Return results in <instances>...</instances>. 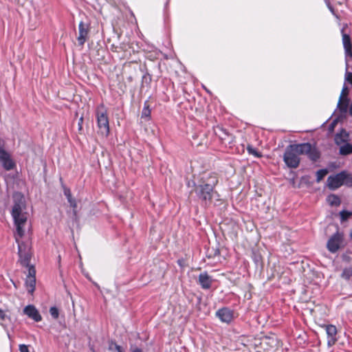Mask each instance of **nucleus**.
I'll return each mask as SVG.
<instances>
[{"label": "nucleus", "instance_id": "nucleus-11", "mask_svg": "<svg viewBox=\"0 0 352 352\" xmlns=\"http://www.w3.org/2000/svg\"><path fill=\"white\" fill-rule=\"evenodd\" d=\"M348 89L347 87L344 85L341 91L339 100L337 104V108L339 109L340 113L345 114L347 111L349 100L347 99Z\"/></svg>", "mask_w": 352, "mask_h": 352}, {"label": "nucleus", "instance_id": "nucleus-33", "mask_svg": "<svg viewBox=\"0 0 352 352\" xmlns=\"http://www.w3.org/2000/svg\"><path fill=\"white\" fill-rule=\"evenodd\" d=\"M68 202L69 203L70 206L75 210L77 207V204L76 201V199L73 197H71L70 199H67Z\"/></svg>", "mask_w": 352, "mask_h": 352}, {"label": "nucleus", "instance_id": "nucleus-13", "mask_svg": "<svg viewBox=\"0 0 352 352\" xmlns=\"http://www.w3.org/2000/svg\"><path fill=\"white\" fill-rule=\"evenodd\" d=\"M78 31L79 35L77 38V40L78 44L82 46L85 44L88 38L89 31V25L85 23L83 21H80L78 25Z\"/></svg>", "mask_w": 352, "mask_h": 352}, {"label": "nucleus", "instance_id": "nucleus-14", "mask_svg": "<svg viewBox=\"0 0 352 352\" xmlns=\"http://www.w3.org/2000/svg\"><path fill=\"white\" fill-rule=\"evenodd\" d=\"M23 313L35 322H39L42 320L41 314L34 305H29L26 306L23 309Z\"/></svg>", "mask_w": 352, "mask_h": 352}, {"label": "nucleus", "instance_id": "nucleus-17", "mask_svg": "<svg viewBox=\"0 0 352 352\" xmlns=\"http://www.w3.org/2000/svg\"><path fill=\"white\" fill-rule=\"evenodd\" d=\"M25 286H26L28 292L30 294H32L35 290L36 278L26 277Z\"/></svg>", "mask_w": 352, "mask_h": 352}, {"label": "nucleus", "instance_id": "nucleus-22", "mask_svg": "<svg viewBox=\"0 0 352 352\" xmlns=\"http://www.w3.org/2000/svg\"><path fill=\"white\" fill-rule=\"evenodd\" d=\"M352 216V212L347 210H342L340 212V217L341 221H346L349 217Z\"/></svg>", "mask_w": 352, "mask_h": 352}, {"label": "nucleus", "instance_id": "nucleus-32", "mask_svg": "<svg viewBox=\"0 0 352 352\" xmlns=\"http://www.w3.org/2000/svg\"><path fill=\"white\" fill-rule=\"evenodd\" d=\"M63 190H64V195L66 197L67 199L72 197L70 189L67 188L64 185H63Z\"/></svg>", "mask_w": 352, "mask_h": 352}, {"label": "nucleus", "instance_id": "nucleus-10", "mask_svg": "<svg viewBox=\"0 0 352 352\" xmlns=\"http://www.w3.org/2000/svg\"><path fill=\"white\" fill-rule=\"evenodd\" d=\"M342 43L344 49L345 62L346 63L352 61V43L350 36L344 33V29L342 30Z\"/></svg>", "mask_w": 352, "mask_h": 352}, {"label": "nucleus", "instance_id": "nucleus-38", "mask_svg": "<svg viewBox=\"0 0 352 352\" xmlns=\"http://www.w3.org/2000/svg\"><path fill=\"white\" fill-rule=\"evenodd\" d=\"M349 113L352 116V102H351V106L349 107Z\"/></svg>", "mask_w": 352, "mask_h": 352}, {"label": "nucleus", "instance_id": "nucleus-40", "mask_svg": "<svg viewBox=\"0 0 352 352\" xmlns=\"http://www.w3.org/2000/svg\"><path fill=\"white\" fill-rule=\"evenodd\" d=\"M111 47H112L113 49H115V47H114V45H111Z\"/></svg>", "mask_w": 352, "mask_h": 352}, {"label": "nucleus", "instance_id": "nucleus-2", "mask_svg": "<svg viewBox=\"0 0 352 352\" xmlns=\"http://www.w3.org/2000/svg\"><path fill=\"white\" fill-rule=\"evenodd\" d=\"M300 155H306L313 162L320 157L318 149L310 143H301L289 145L284 153L283 161L291 168H296L300 164Z\"/></svg>", "mask_w": 352, "mask_h": 352}, {"label": "nucleus", "instance_id": "nucleus-34", "mask_svg": "<svg viewBox=\"0 0 352 352\" xmlns=\"http://www.w3.org/2000/svg\"><path fill=\"white\" fill-rule=\"evenodd\" d=\"M19 351L20 352H30L29 349H28V346L23 344L19 345Z\"/></svg>", "mask_w": 352, "mask_h": 352}, {"label": "nucleus", "instance_id": "nucleus-37", "mask_svg": "<svg viewBox=\"0 0 352 352\" xmlns=\"http://www.w3.org/2000/svg\"><path fill=\"white\" fill-rule=\"evenodd\" d=\"M132 352H143V351H142V349H139V348H135V349H134L132 351Z\"/></svg>", "mask_w": 352, "mask_h": 352}, {"label": "nucleus", "instance_id": "nucleus-35", "mask_svg": "<svg viewBox=\"0 0 352 352\" xmlns=\"http://www.w3.org/2000/svg\"><path fill=\"white\" fill-rule=\"evenodd\" d=\"M328 8H329V10L331 11V12L333 15H336L335 12H334V9H333V8L330 4H328Z\"/></svg>", "mask_w": 352, "mask_h": 352}, {"label": "nucleus", "instance_id": "nucleus-7", "mask_svg": "<svg viewBox=\"0 0 352 352\" xmlns=\"http://www.w3.org/2000/svg\"><path fill=\"white\" fill-rule=\"evenodd\" d=\"M344 235L342 233L337 231L328 240L327 248L331 253H336L343 243Z\"/></svg>", "mask_w": 352, "mask_h": 352}, {"label": "nucleus", "instance_id": "nucleus-1", "mask_svg": "<svg viewBox=\"0 0 352 352\" xmlns=\"http://www.w3.org/2000/svg\"><path fill=\"white\" fill-rule=\"evenodd\" d=\"M217 184L218 178L215 174H210L206 179L202 178L198 184H194L193 192L201 206L208 208L212 204L213 201H221L220 195L215 190Z\"/></svg>", "mask_w": 352, "mask_h": 352}, {"label": "nucleus", "instance_id": "nucleus-29", "mask_svg": "<svg viewBox=\"0 0 352 352\" xmlns=\"http://www.w3.org/2000/svg\"><path fill=\"white\" fill-rule=\"evenodd\" d=\"M352 275V269H344L342 273V277L345 279H349L351 276Z\"/></svg>", "mask_w": 352, "mask_h": 352}, {"label": "nucleus", "instance_id": "nucleus-30", "mask_svg": "<svg viewBox=\"0 0 352 352\" xmlns=\"http://www.w3.org/2000/svg\"><path fill=\"white\" fill-rule=\"evenodd\" d=\"M109 349L111 351H112L113 352H124L123 350H122V348L120 345H118V344H117L116 343L112 344L109 346Z\"/></svg>", "mask_w": 352, "mask_h": 352}, {"label": "nucleus", "instance_id": "nucleus-8", "mask_svg": "<svg viewBox=\"0 0 352 352\" xmlns=\"http://www.w3.org/2000/svg\"><path fill=\"white\" fill-rule=\"evenodd\" d=\"M0 163L6 170H12L16 166L10 154L1 146H0Z\"/></svg>", "mask_w": 352, "mask_h": 352}, {"label": "nucleus", "instance_id": "nucleus-9", "mask_svg": "<svg viewBox=\"0 0 352 352\" xmlns=\"http://www.w3.org/2000/svg\"><path fill=\"white\" fill-rule=\"evenodd\" d=\"M323 328L327 336V346L331 347L338 340L337 328L333 324H325Z\"/></svg>", "mask_w": 352, "mask_h": 352}, {"label": "nucleus", "instance_id": "nucleus-24", "mask_svg": "<svg viewBox=\"0 0 352 352\" xmlns=\"http://www.w3.org/2000/svg\"><path fill=\"white\" fill-rule=\"evenodd\" d=\"M345 182L344 185L347 187L351 188L352 187V174L349 173L348 172L345 171Z\"/></svg>", "mask_w": 352, "mask_h": 352}, {"label": "nucleus", "instance_id": "nucleus-23", "mask_svg": "<svg viewBox=\"0 0 352 352\" xmlns=\"http://www.w3.org/2000/svg\"><path fill=\"white\" fill-rule=\"evenodd\" d=\"M328 173V171L327 169H320L316 172V177H317V181L320 182L321 179H322Z\"/></svg>", "mask_w": 352, "mask_h": 352}, {"label": "nucleus", "instance_id": "nucleus-41", "mask_svg": "<svg viewBox=\"0 0 352 352\" xmlns=\"http://www.w3.org/2000/svg\"><path fill=\"white\" fill-rule=\"evenodd\" d=\"M111 47H112L113 49H115V47H114V45H111Z\"/></svg>", "mask_w": 352, "mask_h": 352}, {"label": "nucleus", "instance_id": "nucleus-15", "mask_svg": "<svg viewBox=\"0 0 352 352\" xmlns=\"http://www.w3.org/2000/svg\"><path fill=\"white\" fill-rule=\"evenodd\" d=\"M198 282L202 289H208L212 286V278L206 272H204L199 275Z\"/></svg>", "mask_w": 352, "mask_h": 352}, {"label": "nucleus", "instance_id": "nucleus-6", "mask_svg": "<svg viewBox=\"0 0 352 352\" xmlns=\"http://www.w3.org/2000/svg\"><path fill=\"white\" fill-rule=\"evenodd\" d=\"M345 170L341 171L336 175H331L327 178V186L331 190H335L344 185Z\"/></svg>", "mask_w": 352, "mask_h": 352}, {"label": "nucleus", "instance_id": "nucleus-36", "mask_svg": "<svg viewBox=\"0 0 352 352\" xmlns=\"http://www.w3.org/2000/svg\"><path fill=\"white\" fill-rule=\"evenodd\" d=\"M83 122V118L81 117L80 119H79V122H78V125H79V129H80L82 128V123Z\"/></svg>", "mask_w": 352, "mask_h": 352}, {"label": "nucleus", "instance_id": "nucleus-28", "mask_svg": "<svg viewBox=\"0 0 352 352\" xmlns=\"http://www.w3.org/2000/svg\"><path fill=\"white\" fill-rule=\"evenodd\" d=\"M344 114L341 113L340 116H339L337 118H336L334 120L332 121V122L329 126V132H332L334 130L335 126H336L338 122L339 121L340 118L342 117Z\"/></svg>", "mask_w": 352, "mask_h": 352}, {"label": "nucleus", "instance_id": "nucleus-25", "mask_svg": "<svg viewBox=\"0 0 352 352\" xmlns=\"http://www.w3.org/2000/svg\"><path fill=\"white\" fill-rule=\"evenodd\" d=\"M6 319H10V318L6 314L3 310L0 309V324L3 328L6 327V325L3 323Z\"/></svg>", "mask_w": 352, "mask_h": 352}, {"label": "nucleus", "instance_id": "nucleus-12", "mask_svg": "<svg viewBox=\"0 0 352 352\" xmlns=\"http://www.w3.org/2000/svg\"><path fill=\"white\" fill-rule=\"evenodd\" d=\"M216 316L221 322L230 323L234 318V311L228 307H223L217 311Z\"/></svg>", "mask_w": 352, "mask_h": 352}, {"label": "nucleus", "instance_id": "nucleus-20", "mask_svg": "<svg viewBox=\"0 0 352 352\" xmlns=\"http://www.w3.org/2000/svg\"><path fill=\"white\" fill-rule=\"evenodd\" d=\"M151 116V109L147 102H144V108L142 111V118H149Z\"/></svg>", "mask_w": 352, "mask_h": 352}, {"label": "nucleus", "instance_id": "nucleus-31", "mask_svg": "<svg viewBox=\"0 0 352 352\" xmlns=\"http://www.w3.org/2000/svg\"><path fill=\"white\" fill-rule=\"evenodd\" d=\"M27 267L28 268V274L27 277L36 278L35 277L36 270H35L34 267L33 265H29V266Z\"/></svg>", "mask_w": 352, "mask_h": 352}, {"label": "nucleus", "instance_id": "nucleus-39", "mask_svg": "<svg viewBox=\"0 0 352 352\" xmlns=\"http://www.w3.org/2000/svg\"><path fill=\"white\" fill-rule=\"evenodd\" d=\"M350 236H351V238L352 239V231H351V233H350Z\"/></svg>", "mask_w": 352, "mask_h": 352}, {"label": "nucleus", "instance_id": "nucleus-27", "mask_svg": "<svg viewBox=\"0 0 352 352\" xmlns=\"http://www.w3.org/2000/svg\"><path fill=\"white\" fill-rule=\"evenodd\" d=\"M247 150L249 154L252 155L255 157H261V155L254 148L252 147V146L248 145L247 146Z\"/></svg>", "mask_w": 352, "mask_h": 352}, {"label": "nucleus", "instance_id": "nucleus-19", "mask_svg": "<svg viewBox=\"0 0 352 352\" xmlns=\"http://www.w3.org/2000/svg\"><path fill=\"white\" fill-rule=\"evenodd\" d=\"M327 201L331 206H338L340 204V197L336 195H330L327 197Z\"/></svg>", "mask_w": 352, "mask_h": 352}, {"label": "nucleus", "instance_id": "nucleus-3", "mask_svg": "<svg viewBox=\"0 0 352 352\" xmlns=\"http://www.w3.org/2000/svg\"><path fill=\"white\" fill-rule=\"evenodd\" d=\"M13 207L11 211L12 217L16 226V234L21 238L24 234L23 226L27 221L25 214L23 210L25 209V199L19 192H15L12 195Z\"/></svg>", "mask_w": 352, "mask_h": 352}, {"label": "nucleus", "instance_id": "nucleus-26", "mask_svg": "<svg viewBox=\"0 0 352 352\" xmlns=\"http://www.w3.org/2000/svg\"><path fill=\"white\" fill-rule=\"evenodd\" d=\"M50 314L54 319H57L59 316V311L56 307H50Z\"/></svg>", "mask_w": 352, "mask_h": 352}, {"label": "nucleus", "instance_id": "nucleus-21", "mask_svg": "<svg viewBox=\"0 0 352 352\" xmlns=\"http://www.w3.org/2000/svg\"><path fill=\"white\" fill-rule=\"evenodd\" d=\"M349 64H350V63H346L345 62L346 72H345L344 79H345V81L352 83V72L349 71Z\"/></svg>", "mask_w": 352, "mask_h": 352}, {"label": "nucleus", "instance_id": "nucleus-4", "mask_svg": "<svg viewBox=\"0 0 352 352\" xmlns=\"http://www.w3.org/2000/svg\"><path fill=\"white\" fill-rule=\"evenodd\" d=\"M97 124L102 134L107 136L109 133V122L107 111L102 104L96 109Z\"/></svg>", "mask_w": 352, "mask_h": 352}, {"label": "nucleus", "instance_id": "nucleus-16", "mask_svg": "<svg viewBox=\"0 0 352 352\" xmlns=\"http://www.w3.org/2000/svg\"><path fill=\"white\" fill-rule=\"evenodd\" d=\"M335 143L338 146L348 142L349 140V134L345 129H342L340 133H336L334 138Z\"/></svg>", "mask_w": 352, "mask_h": 352}, {"label": "nucleus", "instance_id": "nucleus-5", "mask_svg": "<svg viewBox=\"0 0 352 352\" xmlns=\"http://www.w3.org/2000/svg\"><path fill=\"white\" fill-rule=\"evenodd\" d=\"M19 236L16 234V241L18 243V253L21 264L24 267H28L31 259L30 248L25 243L19 242Z\"/></svg>", "mask_w": 352, "mask_h": 352}, {"label": "nucleus", "instance_id": "nucleus-18", "mask_svg": "<svg viewBox=\"0 0 352 352\" xmlns=\"http://www.w3.org/2000/svg\"><path fill=\"white\" fill-rule=\"evenodd\" d=\"M339 153L341 155H348L352 153V143L346 142L340 146Z\"/></svg>", "mask_w": 352, "mask_h": 352}]
</instances>
